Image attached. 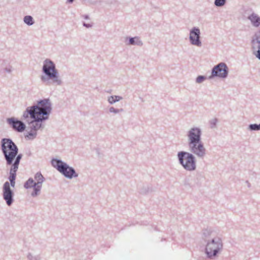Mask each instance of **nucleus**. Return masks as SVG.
<instances>
[{
  "instance_id": "1",
  "label": "nucleus",
  "mask_w": 260,
  "mask_h": 260,
  "mask_svg": "<svg viewBox=\"0 0 260 260\" xmlns=\"http://www.w3.org/2000/svg\"><path fill=\"white\" fill-rule=\"evenodd\" d=\"M214 231L211 229H206L203 231L202 239L206 243L205 253L208 258L214 259L221 253L223 248L222 239L214 236Z\"/></svg>"
},
{
  "instance_id": "2",
  "label": "nucleus",
  "mask_w": 260,
  "mask_h": 260,
  "mask_svg": "<svg viewBox=\"0 0 260 260\" xmlns=\"http://www.w3.org/2000/svg\"><path fill=\"white\" fill-rule=\"evenodd\" d=\"M42 71L43 74L40 77L41 81L47 85L61 86L63 82L56 68L55 63L49 58L43 62Z\"/></svg>"
},
{
  "instance_id": "3",
  "label": "nucleus",
  "mask_w": 260,
  "mask_h": 260,
  "mask_svg": "<svg viewBox=\"0 0 260 260\" xmlns=\"http://www.w3.org/2000/svg\"><path fill=\"white\" fill-rule=\"evenodd\" d=\"M1 150L6 161L7 166L13 162L18 153V148L10 138H3L1 142Z\"/></svg>"
},
{
  "instance_id": "4",
  "label": "nucleus",
  "mask_w": 260,
  "mask_h": 260,
  "mask_svg": "<svg viewBox=\"0 0 260 260\" xmlns=\"http://www.w3.org/2000/svg\"><path fill=\"white\" fill-rule=\"evenodd\" d=\"M51 164L53 168L68 179H71L78 176L74 168L61 159L53 158L51 159Z\"/></svg>"
},
{
  "instance_id": "5",
  "label": "nucleus",
  "mask_w": 260,
  "mask_h": 260,
  "mask_svg": "<svg viewBox=\"0 0 260 260\" xmlns=\"http://www.w3.org/2000/svg\"><path fill=\"white\" fill-rule=\"evenodd\" d=\"M45 178L40 172L35 174L34 179L29 178L24 184V187L26 189L32 188V191L31 192L32 197H36L41 193V190L42 187V184L45 181Z\"/></svg>"
},
{
  "instance_id": "6",
  "label": "nucleus",
  "mask_w": 260,
  "mask_h": 260,
  "mask_svg": "<svg viewBox=\"0 0 260 260\" xmlns=\"http://www.w3.org/2000/svg\"><path fill=\"white\" fill-rule=\"evenodd\" d=\"M177 158L180 165L187 171L192 172L196 170V157L192 153L181 151L177 153Z\"/></svg>"
},
{
  "instance_id": "7",
  "label": "nucleus",
  "mask_w": 260,
  "mask_h": 260,
  "mask_svg": "<svg viewBox=\"0 0 260 260\" xmlns=\"http://www.w3.org/2000/svg\"><path fill=\"white\" fill-rule=\"evenodd\" d=\"M45 120L46 119L44 118L37 116L27 123L28 126L24 134L25 139L27 140L35 139L37 136V131L41 128L44 127L42 122Z\"/></svg>"
},
{
  "instance_id": "8",
  "label": "nucleus",
  "mask_w": 260,
  "mask_h": 260,
  "mask_svg": "<svg viewBox=\"0 0 260 260\" xmlns=\"http://www.w3.org/2000/svg\"><path fill=\"white\" fill-rule=\"evenodd\" d=\"M32 108L36 111L38 117L47 120L51 112V103L49 99H45L38 101L37 105L32 106Z\"/></svg>"
},
{
  "instance_id": "9",
  "label": "nucleus",
  "mask_w": 260,
  "mask_h": 260,
  "mask_svg": "<svg viewBox=\"0 0 260 260\" xmlns=\"http://www.w3.org/2000/svg\"><path fill=\"white\" fill-rule=\"evenodd\" d=\"M188 147L189 152L199 159H204L206 156L207 150L202 141L188 144Z\"/></svg>"
},
{
  "instance_id": "10",
  "label": "nucleus",
  "mask_w": 260,
  "mask_h": 260,
  "mask_svg": "<svg viewBox=\"0 0 260 260\" xmlns=\"http://www.w3.org/2000/svg\"><path fill=\"white\" fill-rule=\"evenodd\" d=\"M202 131L200 127L191 126L186 133L187 145L202 141Z\"/></svg>"
},
{
  "instance_id": "11",
  "label": "nucleus",
  "mask_w": 260,
  "mask_h": 260,
  "mask_svg": "<svg viewBox=\"0 0 260 260\" xmlns=\"http://www.w3.org/2000/svg\"><path fill=\"white\" fill-rule=\"evenodd\" d=\"M229 74V68L228 66L224 62H220L215 66L212 69L211 74L209 76V79H212L215 77H218L220 78H226Z\"/></svg>"
},
{
  "instance_id": "12",
  "label": "nucleus",
  "mask_w": 260,
  "mask_h": 260,
  "mask_svg": "<svg viewBox=\"0 0 260 260\" xmlns=\"http://www.w3.org/2000/svg\"><path fill=\"white\" fill-rule=\"evenodd\" d=\"M201 30L198 27H193L189 30V40L191 45L198 47L202 45L201 40Z\"/></svg>"
},
{
  "instance_id": "13",
  "label": "nucleus",
  "mask_w": 260,
  "mask_h": 260,
  "mask_svg": "<svg viewBox=\"0 0 260 260\" xmlns=\"http://www.w3.org/2000/svg\"><path fill=\"white\" fill-rule=\"evenodd\" d=\"M14 193L10 188V183L8 181L5 182L3 188V197L7 205L11 206L14 202Z\"/></svg>"
},
{
  "instance_id": "14",
  "label": "nucleus",
  "mask_w": 260,
  "mask_h": 260,
  "mask_svg": "<svg viewBox=\"0 0 260 260\" xmlns=\"http://www.w3.org/2000/svg\"><path fill=\"white\" fill-rule=\"evenodd\" d=\"M7 122L14 130L19 133L23 132L26 128L25 124L22 121L14 117L7 118Z\"/></svg>"
},
{
  "instance_id": "15",
  "label": "nucleus",
  "mask_w": 260,
  "mask_h": 260,
  "mask_svg": "<svg viewBox=\"0 0 260 260\" xmlns=\"http://www.w3.org/2000/svg\"><path fill=\"white\" fill-rule=\"evenodd\" d=\"M253 54L260 60V31H257L254 35V38L252 41Z\"/></svg>"
},
{
  "instance_id": "16",
  "label": "nucleus",
  "mask_w": 260,
  "mask_h": 260,
  "mask_svg": "<svg viewBox=\"0 0 260 260\" xmlns=\"http://www.w3.org/2000/svg\"><path fill=\"white\" fill-rule=\"evenodd\" d=\"M36 111L32 108V106L28 107L26 110L24 111L22 115V120L25 122L28 123L31 120L37 117Z\"/></svg>"
},
{
  "instance_id": "17",
  "label": "nucleus",
  "mask_w": 260,
  "mask_h": 260,
  "mask_svg": "<svg viewBox=\"0 0 260 260\" xmlns=\"http://www.w3.org/2000/svg\"><path fill=\"white\" fill-rule=\"evenodd\" d=\"M247 19L253 27L257 28L260 26V16L257 14L252 12L248 15Z\"/></svg>"
},
{
  "instance_id": "18",
  "label": "nucleus",
  "mask_w": 260,
  "mask_h": 260,
  "mask_svg": "<svg viewBox=\"0 0 260 260\" xmlns=\"http://www.w3.org/2000/svg\"><path fill=\"white\" fill-rule=\"evenodd\" d=\"M125 42L127 45L142 46L143 45V42L139 37H127Z\"/></svg>"
},
{
  "instance_id": "19",
  "label": "nucleus",
  "mask_w": 260,
  "mask_h": 260,
  "mask_svg": "<svg viewBox=\"0 0 260 260\" xmlns=\"http://www.w3.org/2000/svg\"><path fill=\"white\" fill-rule=\"evenodd\" d=\"M122 99L123 98L119 95H111L107 98V101L110 105H113Z\"/></svg>"
},
{
  "instance_id": "20",
  "label": "nucleus",
  "mask_w": 260,
  "mask_h": 260,
  "mask_svg": "<svg viewBox=\"0 0 260 260\" xmlns=\"http://www.w3.org/2000/svg\"><path fill=\"white\" fill-rule=\"evenodd\" d=\"M22 157V155L21 154H17L13 162L12 163L11 166V167L15 168V169H18L19 165L20 164V160L21 159Z\"/></svg>"
},
{
  "instance_id": "21",
  "label": "nucleus",
  "mask_w": 260,
  "mask_h": 260,
  "mask_svg": "<svg viewBox=\"0 0 260 260\" xmlns=\"http://www.w3.org/2000/svg\"><path fill=\"white\" fill-rule=\"evenodd\" d=\"M18 169L12 167L10 168V176L9 177V181H15L16 177V172Z\"/></svg>"
},
{
  "instance_id": "22",
  "label": "nucleus",
  "mask_w": 260,
  "mask_h": 260,
  "mask_svg": "<svg viewBox=\"0 0 260 260\" xmlns=\"http://www.w3.org/2000/svg\"><path fill=\"white\" fill-rule=\"evenodd\" d=\"M24 22L28 25H32L34 24V20L32 16L27 15L23 18Z\"/></svg>"
},
{
  "instance_id": "23",
  "label": "nucleus",
  "mask_w": 260,
  "mask_h": 260,
  "mask_svg": "<svg viewBox=\"0 0 260 260\" xmlns=\"http://www.w3.org/2000/svg\"><path fill=\"white\" fill-rule=\"evenodd\" d=\"M124 110L122 108L117 109L111 106L109 108V112L110 113L117 114L123 112Z\"/></svg>"
},
{
  "instance_id": "24",
  "label": "nucleus",
  "mask_w": 260,
  "mask_h": 260,
  "mask_svg": "<svg viewBox=\"0 0 260 260\" xmlns=\"http://www.w3.org/2000/svg\"><path fill=\"white\" fill-rule=\"evenodd\" d=\"M248 130L250 131H260V123L259 124H250L248 127Z\"/></svg>"
},
{
  "instance_id": "25",
  "label": "nucleus",
  "mask_w": 260,
  "mask_h": 260,
  "mask_svg": "<svg viewBox=\"0 0 260 260\" xmlns=\"http://www.w3.org/2000/svg\"><path fill=\"white\" fill-rule=\"evenodd\" d=\"M226 3V0H215L214 5L216 7H221L223 6Z\"/></svg>"
},
{
  "instance_id": "26",
  "label": "nucleus",
  "mask_w": 260,
  "mask_h": 260,
  "mask_svg": "<svg viewBox=\"0 0 260 260\" xmlns=\"http://www.w3.org/2000/svg\"><path fill=\"white\" fill-rule=\"evenodd\" d=\"M217 122H218V120L217 118H214L211 119L209 121V124H210L211 128H215L216 126Z\"/></svg>"
},
{
  "instance_id": "27",
  "label": "nucleus",
  "mask_w": 260,
  "mask_h": 260,
  "mask_svg": "<svg viewBox=\"0 0 260 260\" xmlns=\"http://www.w3.org/2000/svg\"><path fill=\"white\" fill-rule=\"evenodd\" d=\"M206 79V77L204 76H199L196 79V82L198 84L202 83Z\"/></svg>"
},
{
  "instance_id": "28",
  "label": "nucleus",
  "mask_w": 260,
  "mask_h": 260,
  "mask_svg": "<svg viewBox=\"0 0 260 260\" xmlns=\"http://www.w3.org/2000/svg\"><path fill=\"white\" fill-rule=\"evenodd\" d=\"M4 70L6 73H11L13 71V68L11 65H8L4 69Z\"/></svg>"
},
{
  "instance_id": "29",
  "label": "nucleus",
  "mask_w": 260,
  "mask_h": 260,
  "mask_svg": "<svg viewBox=\"0 0 260 260\" xmlns=\"http://www.w3.org/2000/svg\"><path fill=\"white\" fill-rule=\"evenodd\" d=\"M109 4L111 5H117L118 4V1L117 0H111L109 2Z\"/></svg>"
},
{
  "instance_id": "30",
  "label": "nucleus",
  "mask_w": 260,
  "mask_h": 260,
  "mask_svg": "<svg viewBox=\"0 0 260 260\" xmlns=\"http://www.w3.org/2000/svg\"><path fill=\"white\" fill-rule=\"evenodd\" d=\"M83 25L86 28H90L92 27V24L90 23H86L85 22L83 23Z\"/></svg>"
},
{
  "instance_id": "31",
  "label": "nucleus",
  "mask_w": 260,
  "mask_h": 260,
  "mask_svg": "<svg viewBox=\"0 0 260 260\" xmlns=\"http://www.w3.org/2000/svg\"><path fill=\"white\" fill-rule=\"evenodd\" d=\"M10 184L11 185V186L12 187H14L15 186V181H10Z\"/></svg>"
},
{
  "instance_id": "32",
  "label": "nucleus",
  "mask_w": 260,
  "mask_h": 260,
  "mask_svg": "<svg viewBox=\"0 0 260 260\" xmlns=\"http://www.w3.org/2000/svg\"><path fill=\"white\" fill-rule=\"evenodd\" d=\"M83 17H84V19H89V17H88V15H84V16H83Z\"/></svg>"
},
{
  "instance_id": "33",
  "label": "nucleus",
  "mask_w": 260,
  "mask_h": 260,
  "mask_svg": "<svg viewBox=\"0 0 260 260\" xmlns=\"http://www.w3.org/2000/svg\"><path fill=\"white\" fill-rule=\"evenodd\" d=\"M147 192H148V190H147L146 191H143V190H141V193H145Z\"/></svg>"
},
{
  "instance_id": "34",
  "label": "nucleus",
  "mask_w": 260,
  "mask_h": 260,
  "mask_svg": "<svg viewBox=\"0 0 260 260\" xmlns=\"http://www.w3.org/2000/svg\"><path fill=\"white\" fill-rule=\"evenodd\" d=\"M68 2L69 3H72L74 1V0H68Z\"/></svg>"
},
{
  "instance_id": "35",
  "label": "nucleus",
  "mask_w": 260,
  "mask_h": 260,
  "mask_svg": "<svg viewBox=\"0 0 260 260\" xmlns=\"http://www.w3.org/2000/svg\"><path fill=\"white\" fill-rule=\"evenodd\" d=\"M246 183H247V184H248V187H250V183H249L248 181H246Z\"/></svg>"
}]
</instances>
